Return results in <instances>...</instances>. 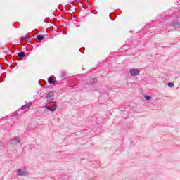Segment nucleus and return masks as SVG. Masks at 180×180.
I'll list each match as a JSON object with an SVG mask.
<instances>
[{"mask_svg": "<svg viewBox=\"0 0 180 180\" xmlns=\"http://www.w3.org/2000/svg\"><path fill=\"white\" fill-rule=\"evenodd\" d=\"M31 105H32V104H30V103L24 105L22 106L21 109H22V110H25V109H27V108H30Z\"/></svg>", "mask_w": 180, "mask_h": 180, "instance_id": "nucleus-5", "label": "nucleus"}, {"mask_svg": "<svg viewBox=\"0 0 180 180\" xmlns=\"http://www.w3.org/2000/svg\"><path fill=\"white\" fill-rule=\"evenodd\" d=\"M36 37L37 40H44V37L43 35H37Z\"/></svg>", "mask_w": 180, "mask_h": 180, "instance_id": "nucleus-8", "label": "nucleus"}, {"mask_svg": "<svg viewBox=\"0 0 180 180\" xmlns=\"http://www.w3.org/2000/svg\"><path fill=\"white\" fill-rule=\"evenodd\" d=\"M145 99H146V101H150V99H151V97H150L149 96H145Z\"/></svg>", "mask_w": 180, "mask_h": 180, "instance_id": "nucleus-12", "label": "nucleus"}, {"mask_svg": "<svg viewBox=\"0 0 180 180\" xmlns=\"http://www.w3.org/2000/svg\"><path fill=\"white\" fill-rule=\"evenodd\" d=\"M18 175H20L21 176H23L24 175H26L27 174V172L25 170V169H21L18 171Z\"/></svg>", "mask_w": 180, "mask_h": 180, "instance_id": "nucleus-4", "label": "nucleus"}, {"mask_svg": "<svg viewBox=\"0 0 180 180\" xmlns=\"http://www.w3.org/2000/svg\"><path fill=\"white\" fill-rule=\"evenodd\" d=\"M22 40H29V38L27 37H24Z\"/></svg>", "mask_w": 180, "mask_h": 180, "instance_id": "nucleus-13", "label": "nucleus"}, {"mask_svg": "<svg viewBox=\"0 0 180 180\" xmlns=\"http://www.w3.org/2000/svg\"><path fill=\"white\" fill-rule=\"evenodd\" d=\"M14 140H15V142H13V144H18L20 143V140L19 139L15 138Z\"/></svg>", "mask_w": 180, "mask_h": 180, "instance_id": "nucleus-9", "label": "nucleus"}, {"mask_svg": "<svg viewBox=\"0 0 180 180\" xmlns=\"http://www.w3.org/2000/svg\"><path fill=\"white\" fill-rule=\"evenodd\" d=\"M25 52L21 51V52L18 53V56L20 58H23V57H25Z\"/></svg>", "mask_w": 180, "mask_h": 180, "instance_id": "nucleus-6", "label": "nucleus"}, {"mask_svg": "<svg viewBox=\"0 0 180 180\" xmlns=\"http://www.w3.org/2000/svg\"><path fill=\"white\" fill-rule=\"evenodd\" d=\"M53 99H54V93H48L46 96V102L51 103Z\"/></svg>", "mask_w": 180, "mask_h": 180, "instance_id": "nucleus-1", "label": "nucleus"}, {"mask_svg": "<svg viewBox=\"0 0 180 180\" xmlns=\"http://www.w3.org/2000/svg\"><path fill=\"white\" fill-rule=\"evenodd\" d=\"M97 81L98 79H96V78H94L91 80V82H93L94 84H95V82H96Z\"/></svg>", "mask_w": 180, "mask_h": 180, "instance_id": "nucleus-11", "label": "nucleus"}, {"mask_svg": "<svg viewBox=\"0 0 180 180\" xmlns=\"http://www.w3.org/2000/svg\"><path fill=\"white\" fill-rule=\"evenodd\" d=\"M56 109H57V107H56L55 105H53L52 108H51L49 105H46V112H47V110H50L51 112H55Z\"/></svg>", "mask_w": 180, "mask_h": 180, "instance_id": "nucleus-3", "label": "nucleus"}, {"mask_svg": "<svg viewBox=\"0 0 180 180\" xmlns=\"http://www.w3.org/2000/svg\"><path fill=\"white\" fill-rule=\"evenodd\" d=\"M49 84H56V81H54V77H49Z\"/></svg>", "mask_w": 180, "mask_h": 180, "instance_id": "nucleus-7", "label": "nucleus"}, {"mask_svg": "<svg viewBox=\"0 0 180 180\" xmlns=\"http://www.w3.org/2000/svg\"><path fill=\"white\" fill-rule=\"evenodd\" d=\"M129 72L131 75H134V77L137 76L138 74H140V71L137 69H130Z\"/></svg>", "mask_w": 180, "mask_h": 180, "instance_id": "nucleus-2", "label": "nucleus"}, {"mask_svg": "<svg viewBox=\"0 0 180 180\" xmlns=\"http://www.w3.org/2000/svg\"><path fill=\"white\" fill-rule=\"evenodd\" d=\"M167 85H168V86H169V87H172V86H174V84L172 83V82H169V83L167 84Z\"/></svg>", "mask_w": 180, "mask_h": 180, "instance_id": "nucleus-10", "label": "nucleus"}]
</instances>
